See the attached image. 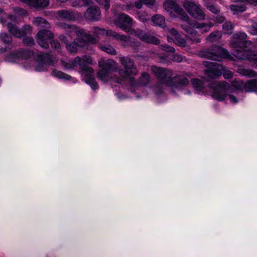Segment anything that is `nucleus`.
Listing matches in <instances>:
<instances>
[{"instance_id": "obj_1", "label": "nucleus", "mask_w": 257, "mask_h": 257, "mask_svg": "<svg viewBox=\"0 0 257 257\" xmlns=\"http://www.w3.org/2000/svg\"><path fill=\"white\" fill-rule=\"evenodd\" d=\"M58 25L67 30L68 32L75 33L77 36L73 42L67 43L65 46L70 53H76L78 47L88 49L90 45L96 44L97 41V39L91 37L89 33H86L83 29H78L74 25L62 23H58Z\"/></svg>"}, {"instance_id": "obj_2", "label": "nucleus", "mask_w": 257, "mask_h": 257, "mask_svg": "<svg viewBox=\"0 0 257 257\" xmlns=\"http://www.w3.org/2000/svg\"><path fill=\"white\" fill-rule=\"evenodd\" d=\"M198 56L217 61H220L221 58L231 59L227 50L216 45L202 49L198 52Z\"/></svg>"}, {"instance_id": "obj_3", "label": "nucleus", "mask_w": 257, "mask_h": 257, "mask_svg": "<svg viewBox=\"0 0 257 257\" xmlns=\"http://www.w3.org/2000/svg\"><path fill=\"white\" fill-rule=\"evenodd\" d=\"M248 44L250 43L246 41L232 40L230 45L233 49L234 56L238 59L249 60L254 52L250 50Z\"/></svg>"}, {"instance_id": "obj_4", "label": "nucleus", "mask_w": 257, "mask_h": 257, "mask_svg": "<svg viewBox=\"0 0 257 257\" xmlns=\"http://www.w3.org/2000/svg\"><path fill=\"white\" fill-rule=\"evenodd\" d=\"M75 67L79 66L80 69L85 73L84 80L86 83L89 84L91 87L95 90L97 88V83L94 77V69L89 67L83 59L80 57H76L74 59Z\"/></svg>"}, {"instance_id": "obj_5", "label": "nucleus", "mask_w": 257, "mask_h": 257, "mask_svg": "<svg viewBox=\"0 0 257 257\" xmlns=\"http://www.w3.org/2000/svg\"><path fill=\"white\" fill-rule=\"evenodd\" d=\"M98 66L101 69L97 73V77L102 81H106L109 78L110 73L115 69L116 64L111 59L101 58L98 62Z\"/></svg>"}, {"instance_id": "obj_6", "label": "nucleus", "mask_w": 257, "mask_h": 257, "mask_svg": "<svg viewBox=\"0 0 257 257\" xmlns=\"http://www.w3.org/2000/svg\"><path fill=\"white\" fill-rule=\"evenodd\" d=\"M120 62L123 66V69L119 70V74L121 77L126 78L136 74L137 70L134 67V62L128 57H120Z\"/></svg>"}, {"instance_id": "obj_7", "label": "nucleus", "mask_w": 257, "mask_h": 257, "mask_svg": "<svg viewBox=\"0 0 257 257\" xmlns=\"http://www.w3.org/2000/svg\"><path fill=\"white\" fill-rule=\"evenodd\" d=\"M7 27L9 32L14 36L19 38L28 37L27 35L31 34L32 32V28L29 25H25L21 30L12 23H8Z\"/></svg>"}, {"instance_id": "obj_8", "label": "nucleus", "mask_w": 257, "mask_h": 257, "mask_svg": "<svg viewBox=\"0 0 257 257\" xmlns=\"http://www.w3.org/2000/svg\"><path fill=\"white\" fill-rule=\"evenodd\" d=\"M229 87V84L225 81L215 82L209 86L213 92L212 96H224Z\"/></svg>"}, {"instance_id": "obj_9", "label": "nucleus", "mask_w": 257, "mask_h": 257, "mask_svg": "<svg viewBox=\"0 0 257 257\" xmlns=\"http://www.w3.org/2000/svg\"><path fill=\"white\" fill-rule=\"evenodd\" d=\"M53 33L48 30H40L37 34V42L42 48H49V43L53 38Z\"/></svg>"}, {"instance_id": "obj_10", "label": "nucleus", "mask_w": 257, "mask_h": 257, "mask_svg": "<svg viewBox=\"0 0 257 257\" xmlns=\"http://www.w3.org/2000/svg\"><path fill=\"white\" fill-rule=\"evenodd\" d=\"M132 22V19L130 17L125 14H121L119 15L114 24L117 27L121 28L125 32H131L133 31L131 26Z\"/></svg>"}, {"instance_id": "obj_11", "label": "nucleus", "mask_w": 257, "mask_h": 257, "mask_svg": "<svg viewBox=\"0 0 257 257\" xmlns=\"http://www.w3.org/2000/svg\"><path fill=\"white\" fill-rule=\"evenodd\" d=\"M167 85L172 88H178L179 87L185 86L189 84V80L184 75H177L174 77L170 76L168 79Z\"/></svg>"}, {"instance_id": "obj_12", "label": "nucleus", "mask_w": 257, "mask_h": 257, "mask_svg": "<svg viewBox=\"0 0 257 257\" xmlns=\"http://www.w3.org/2000/svg\"><path fill=\"white\" fill-rule=\"evenodd\" d=\"M203 64L207 67L204 73L209 78H215L220 76L221 73L216 68V63L204 61H203Z\"/></svg>"}, {"instance_id": "obj_13", "label": "nucleus", "mask_w": 257, "mask_h": 257, "mask_svg": "<svg viewBox=\"0 0 257 257\" xmlns=\"http://www.w3.org/2000/svg\"><path fill=\"white\" fill-rule=\"evenodd\" d=\"M151 70L163 83L167 85V81L168 79H169L170 76L167 74L165 69L156 66H151Z\"/></svg>"}, {"instance_id": "obj_14", "label": "nucleus", "mask_w": 257, "mask_h": 257, "mask_svg": "<svg viewBox=\"0 0 257 257\" xmlns=\"http://www.w3.org/2000/svg\"><path fill=\"white\" fill-rule=\"evenodd\" d=\"M85 17L92 21L99 20L101 18L100 9L96 6L89 7L85 12Z\"/></svg>"}, {"instance_id": "obj_15", "label": "nucleus", "mask_w": 257, "mask_h": 257, "mask_svg": "<svg viewBox=\"0 0 257 257\" xmlns=\"http://www.w3.org/2000/svg\"><path fill=\"white\" fill-rule=\"evenodd\" d=\"M31 56V52L27 50H15L12 51L7 56L8 59H28Z\"/></svg>"}, {"instance_id": "obj_16", "label": "nucleus", "mask_w": 257, "mask_h": 257, "mask_svg": "<svg viewBox=\"0 0 257 257\" xmlns=\"http://www.w3.org/2000/svg\"><path fill=\"white\" fill-rule=\"evenodd\" d=\"M57 14L59 18L67 20H74L76 18L74 13L70 10H60L58 11Z\"/></svg>"}, {"instance_id": "obj_17", "label": "nucleus", "mask_w": 257, "mask_h": 257, "mask_svg": "<svg viewBox=\"0 0 257 257\" xmlns=\"http://www.w3.org/2000/svg\"><path fill=\"white\" fill-rule=\"evenodd\" d=\"M37 61L42 64L52 65L53 60L51 56L48 53H41L37 57Z\"/></svg>"}, {"instance_id": "obj_18", "label": "nucleus", "mask_w": 257, "mask_h": 257, "mask_svg": "<svg viewBox=\"0 0 257 257\" xmlns=\"http://www.w3.org/2000/svg\"><path fill=\"white\" fill-rule=\"evenodd\" d=\"M190 15L197 20H204L205 19V14L198 6H197L196 8Z\"/></svg>"}, {"instance_id": "obj_19", "label": "nucleus", "mask_w": 257, "mask_h": 257, "mask_svg": "<svg viewBox=\"0 0 257 257\" xmlns=\"http://www.w3.org/2000/svg\"><path fill=\"white\" fill-rule=\"evenodd\" d=\"M236 72L241 75L248 77H254L256 76V74L254 71L242 67H239L237 69Z\"/></svg>"}, {"instance_id": "obj_20", "label": "nucleus", "mask_w": 257, "mask_h": 257, "mask_svg": "<svg viewBox=\"0 0 257 257\" xmlns=\"http://www.w3.org/2000/svg\"><path fill=\"white\" fill-rule=\"evenodd\" d=\"M230 10L233 13V14H237L239 13H242L246 11V7L244 3L241 4H232L229 6Z\"/></svg>"}, {"instance_id": "obj_21", "label": "nucleus", "mask_w": 257, "mask_h": 257, "mask_svg": "<svg viewBox=\"0 0 257 257\" xmlns=\"http://www.w3.org/2000/svg\"><path fill=\"white\" fill-rule=\"evenodd\" d=\"M33 24L39 28H48L50 27V24L44 18L42 17H37L34 18Z\"/></svg>"}, {"instance_id": "obj_22", "label": "nucleus", "mask_w": 257, "mask_h": 257, "mask_svg": "<svg viewBox=\"0 0 257 257\" xmlns=\"http://www.w3.org/2000/svg\"><path fill=\"white\" fill-rule=\"evenodd\" d=\"M152 22L154 25L164 28L165 26V19L164 16L155 15L152 18Z\"/></svg>"}, {"instance_id": "obj_23", "label": "nucleus", "mask_w": 257, "mask_h": 257, "mask_svg": "<svg viewBox=\"0 0 257 257\" xmlns=\"http://www.w3.org/2000/svg\"><path fill=\"white\" fill-rule=\"evenodd\" d=\"M163 7L167 12H170L172 9L175 10L177 7H180L176 2V0H165L163 3Z\"/></svg>"}, {"instance_id": "obj_24", "label": "nucleus", "mask_w": 257, "mask_h": 257, "mask_svg": "<svg viewBox=\"0 0 257 257\" xmlns=\"http://www.w3.org/2000/svg\"><path fill=\"white\" fill-rule=\"evenodd\" d=\"M245 91L257 92V79H253L245 83Z\"/></svg>"}, {"instance_id": "obj_25", "label": "nucleus", "mask_w": 257, "mask_h": 257, "mask_svg": "<svg viewBox=\"0 0 257 257\" xmlns=\"http://www.w3.org/2000/svg\"><path fill=\"white\" fill-rule=\"evenodd\" d=\"M191 83L196 91H201L205 88L204 82L199 79L194 78L191 80Z\"/></svg>"}, {"instance_id": "obj_26", "label": "nucleus", "mask_w": 257, "mask_h": 257, "mask_svg": "<svg viewBox=\"0 0 257 257\" xmlns=\"http://www.w3.org/2000/svg\"><path fill=\"white\" fill-rule=\"evenodd\" d=\"M182 5L189 14L191 13L194 9L196 8L197 6L194 2L188 0H185Z\"/></svg>"}, {"instance_id": "obj_27", "label": "nucleus", "mask_w": 257, "mask_h": 257, "mask_svg": "<svg viewBox=\"0 0 257 257\" xmlns=\"http://www.w3.org/2000/svg\"><path fill=\"white\" fill-rule=\"evenodd\" d=\"M175 12L179 16V18L181 21L184 22L190 21L189 17L181 7H177L175 10Z\"/></svg>"}, {"instance_id": "obj_28", "label": "nucleus", "mask_w": 257, "mask_h": 257, "mask_svg": "<svg viewBox=\"0 0 257 257\" xmlns=\"http://www.w3.org/2000/svg\"><path fill=\"white\" fill-rule=\"evenodd\" d=\"M145 78V72H143L142 73V77L140 78V80H136L135 77H130V84L132 86L137 87V86H144V79Z\"/></svg>"}, {"instance_id": "obj_29", "label": "nucleus", "mask_w": 257, "mask_h": 257, "mask_svg": "<svg viewBox=\"0 0 257 257\" xmlns=\"http://www.w3.org/2000/svg\"><path fill=\"white\" fill-rule=\"evenodd\" d=\"M222 37V33L219 31H215L209 34L207 37V40L210 42H214L219 40Z\"/></svg>"}, {"instance_id": "obj_30", "label": "nucleus", "mask_w": 257, "mask_h": 257, "mask_svg": "<svg viewBox=\"0 0 257 257\" xmlns=\"http://www.w3.org/2000/svg\"><path fill=\"white\" fill-rule=\"evenodd\" d=\"M234 26L230 21H225L222 25V30L224 34L230 35L233 33Z\"/></svg>"}, {"instance_id": "obj_31", "label": "nucleus", "mask_w": 257, "mask_h": 257, "mask_svg": "<svg viewBox=\"0 0 257 257\" xmlns=\"http://www.w3.org/2000/svg\"><path fill=\"white\" fill-rule=\"evenodd\" d=\"M185 22L186 23L180 25L181 28L186 33L190 34L191 35H192L193 33L195 34L196 31H194L193 29L192 28V23L190 22V20Z\"/></svg>"}, {"instance_id": "obj_32", "label": "nucleus", "mask_w": 257, "mask_h": 257, "mask_svg": "<svg viewBox=\"0 0 257 257\" xmlns=\"http://www.w3.org/2000/svg\"><path fill=\"white\" fill-rule=\"evenodd\" d=\"M106 30L104 29H101L98 27H95L93 28V31H92L93 35H91V37L96 38L97 41L96 43L97 44L99 41V35H104L105 34Z\"/></svg>"}, {"instance_id": "obj_33", "label": "nucleus", "mask_w": 257, "mask_h": 257, "mask_svg": "<svg viewBox=\"0 0 257 257\" xmlns=\"http://www.w3.org/2000/svg\"><path fill=\"white\" fill-rule=\"evenodd\" d=\"M52 74L54 76L60 79H63L66 80H70L72 79V77L70 75L61 71L54 70L52 72Z\"/></svg>"}, {"instance_id": "obj_34", "label": "nucleus", "mask_w": 257, "mask_h": 257, "mask_svg": "<svg viewBox=\"0 0 257 257\" xmlns=\"http://www.w3.org/2000/svg\"><path fill=\"white\" fill-rule=\"evenodd\" d=\"M100 8L107 12L110 7V0H95Z\"/></svg>"}, {"instance_id": "obj_35", "label": "nucleus", "mask_w": 257, "mask_h": 257, "mask_svg": "<svg viewBox=\"0 0 257 257\" xmlns=\"http://www.w3.org/2000/svg\"><path fill=\"white\" fill-rule=\"evenodd\" d=\"M101 49L108 54L115 55L117 53L114 48H113L111 45L109 44H105L103 46H101Z\"/></svg>"}, {"instance_id": "obj_36", "label": "nucleus", "mask_w": 257, "mask_h": 257, "mask_svg": "<svg viewBox=\"0 0 257 257\" xmlns=\"http://www.w3.org/2000/svg\"><path fill=\"white\" fill-rule=\"evenodd\" d=\"M231 86L237 90H242L244 88L245 90V83L241 80H235L232 82Z\"/></svg>"}, {"instance_id": "obj_37", "label": "nucleus", "mask_w": 257, "mask_h": 257, "mask_svg": "<svg viewBox=\"0 0 257 257\" xmlns=\"http://www.w3.org/2000/svg\"><path fill=\"white\" fill-rule=\"evenodd\" d=\"M60 63L61 65L65 69H74L75 67V64L74 63L73 60H61Z\"/></svg>"}, {"instance_id": "obj_38", "label": "nucleus", "mask_w": 257, "mask_h": 257, "mask_svg": "<svg viewBox=\"0 0 257 257\" xmlns=\"http://www.w3.org/2000/svg\"><path fill=\"white\" fill-rule=\"evenodd\" d=\"M175 43L180 47H184L187 45V42L186 40L180 34H179L178 35L176 36V37H175Z\"/></svg>"}, {"instance_id": "obj_39", "label": "nucleus", "mask_w": 257, "mask_h": 257, "mask_svg": "<svg viewBox=\"0 0 257 257\" xmlns=\"http://www.w3.org/2000/svg\"><path fill=\"white\" fill-rule=\"evenodd\" d=\"M217 101H226L227 103H231L232 104L236 103L238 100L236 97H214Z\"/></svg>"}, {"instance_id": "obj_40", "label": "nucleus", "mask_w": 257, "mask_h": 257, "mask_svg": "<svg viewBox=\"0 0 257 257\" xmlns=\"http://www.w3.org/2000/svg\"><path fill=\"white\" fill-rule=\"evenodd\" d=\"M1 40L6 44H10L12 41V37L11 35L7 33H2L0 34Z\"/></svg>"}, {"instance_id": "obj_41", "label": "nucleus", "mask_w": 257, "mask_h": 257, "mask_svg": "<svg viewBox=\"0 0 257 257\" xmlns=\"http://www.w3.org/2000/svg\"><path fill=\"white\" fill-rule=\"evenodd\" d=\"M146 42L154 45H158L160 43V40L154 36L146 35Z\"/></svg>"}, {"instance_id": "obj_42", "label": "nucleus", "mask_w": 257, "mask_h": 257, "mask_svg": "<svg viewBox=\"0 0 257 257\" xmlns=\"http://www.w3.org/2000/svg\"><path fill=\"white\" fill-rule=\"evenodd\" d=\"M211 20L216 24H222L225 22L226 18L223 15L218 14L213 16Z\"/></svg>"}, {"instance_id": "obj_43", "label": "nucleus", "mask_w": 257, "mask_h": 257, "mask_svg": "<svg viewBox=\"0 0 257 257\" xmlns=\"http://www.w3.org/2000/svg\"><path fill=\"white\" fill-rule=\"evenodd\" d=\"M205 6H206V8L209 11H210L211 13H212L215 15L219 14L220 12V9L214 5L208 4H206Z\"/></svg>"}, {"instance_id": "obj_44", "label": "nucleus", "mask_w": 257, "mask_h": 257, "mask_svg": "<svg viewBox=\"0 0 257 257\" xmlns=\"http://www.w3.org/2000/svg\"><path fill=\"white\" fill-rule=\"evenodd\" d=\"M247 38V35L244 32H238L234 34L233 36L234 40L244 41Z\"/></svg>"}, {"instance_id": "obj_45", "label": "nucleus", "mask_w": 257, "mask_h": 257, "mask_svg": "<svg viewBox=\"0 0 257 257\" xmlns=\"http://www.w3.org/2000/svg\"><path fill=\"white\" fill-rule=\"evenodd\" d=\"M128 33H130L131 34H134L135 36L138 37L141 40L144 41H145V34L143 33V31L137 30H135L133 29V31L131 32H127Z\"/></svg>"}, {"instance_id": "obj_46", "label": "nucleus", "mask_w": 257, "mask_h": 257, "mask_svg": "<svg viewBox=\"0 0 257 257\" xmlns=\"http://www.w3.org/2000/svg\"><path fill=\"white\" fill-rule=\"evenodd\" d=\"M23 43L25 45L32 46L35 44V41L33 38L31 37H23Z\"/></svg>"}, {"instance_id": "obj_47", "label": "nucleus", "mask_w": 257, "mask_h": 257, "mask_svg": "<svg viewBox=\"0 0 257 257\" xmlns=\"http://www.w3.org/2000/svg\"><path fill=\"white\" fill-rule=\"evenodd\" d=\"M160 49L167 52H170L172 53H174L175 52V49L169 46L167 44H164L160 46Z\"/></svg>"}, {"instance_id": "obj_48", "label": "nucleus", "mask_w": 257, "mask_h": 257, "mask_svg": "<svg viewBox=\"0 0 257 257\" xmlns=\"http://www.w3.org/2000/svg\"><path fill=\"white\" fill-rule=\"evenodd\" d=\"M249 32L252 35H257V22H252L249 28Z\"/></svg>"}, {"instance_id": "obj_49", "label": "nucleus", "mask_w": 257, "mask_h": 257, "mask_svg": "<svg viewBox=\"0 0 257 257\" xmlns=\"http://www.w3.org/2000/svg\"><path fill=\"white\" fill-rule=\"evenodd\" d=\"M50 43L51 47L56 51H60L61 50V46L60 43L57 41H50L49 42Z\"/></svg>"}, {"instance_id": "obj_50", "label": "nucleus", "mask_w": 257, "mask_h": 257, "mask_svg": "<svg viewBox=\"0 0 257 257\" xmlns=\"http://www.w3.org/2000/svg\"><path fill=\"white\" fill-rule=\"evenodd\" d=\"M235 2L236 3H246L253 5L254 6H257V0H235Z\"/></svg>"}, {"instance_id": "obj_51", "label": "nucleus", "mask_w": 257, "mask_h": 257, "mask_svg": "<svg viewBox=\"0 0 257 257\" xmlns=\"http://www.w3.org/2000/svg\"><path fill=\"white\" fill-rule=\"evenodd\" d=\"M14 11L16 14L19 15H26L27 14V12L26 10L20 7L14 8Z\"/></svg>"}, {"instance_id": "obj_52", "label": "nucleus", "mask_w": 257, "mask_h": 257, "mask_svg": "<svg viewBox=\"0 0 257 257\" xmlns=\"http://www.w3.org/2000/svg\"><path fill=\"white\" fill-rule=\"evenodd\" d=\"M183 58L181 55L174 54L172 57V61L175 62L179 63L182 62Z\"/></svg>"}, {"instance_id": "obj_53", "label": "nucleus", "mask_w": 257, "mask_h": 257, "mask_svg": "<svg viewBox=\"0 0 257 257\" xmlns=\"http://www.w3.org/2000/svg\"><path fill=\"white\" fill-rule=\"evenodd\" d=\"M223 76L225 79H229L233 77V73L229 70H223Z\"/></svg>"}, {"instance_id": "obj_54", "label": "nucleus", "mask_w": 257, "mask_h": 257, "mask_svg": "<svg viewBox=\"0 0 257 257\" xmlns=\"http://www.w3.org/2000/svg\"><path fill=\"white\" fill-rule=\"evenodd\" d=\"M105 34H106L107 36L112 37L115 38V39L118 34L117 33L111 30L108 31L106 30Z\"/></svg>"}, {"instance_id": "obj_55", "label": "nucleus", "mask_w": 257, "mask_h": 257, "mask_svg": "<svg viewBox=\"0 0 257 257\" xmlns=\"http://www.w3.org/2000/svg\"><path fill=\"white\" fill-rule=\"evenodd\" d=\"M249 61L253 63L254 67L257 68V53H254Z\"/></svg>"}, {"instance_id": "obj_56", "label": "nucleus", "mask_w": 257, "mask_h": 257, "mask_svg": "<svg viewBox=\"0 0 257 257\" xmlns=\"http://www.w3.org/2000/svg\"><path fill=\"white\" fill-rule=\"evenodd\" d=\"M129 37L126 35H121L118 33L117 37L116 38V40H119L121 41L126 42L128 40Z\"/></svg>"}, {"instance_id": "obj_57", "label": "nucleus", "mask_w": 257, "mask_h": 257, "mask_svg": "<svg viewBox=\"0 0 257 257\" xmlns=\"http://www.w3.org/2000/svg\"><path fill=\"white\" fill-rule=\"evenodd\" d=\"M156 4V0H146V6L153 8Z\"/></svg>"}, {"instance_id": "obj_58", "label": "nucleus", "mask_w": 257, "mask_h": 257, "mask_svg": "<svg viewBox=\"0 0 257 257\" xmlns=\"http://www.w3.org/2000/svg\"><path fill=\"white\" fill-rule=\"evenodd\" d=\"M145 4V0H138L135 2V6L138 9H140Z\"/></svg>"}, {"instance_id": "obj_59", "label": "nucleus", "mask_w": 257, "mask_h": 257, "mask_svg": "<svg viewBox=\"0 0 257 257\" xmlns=\"http://www.w3.org/2000/svg\"><path fill=\"white\" fill-rule=\"evenodd\" d=\"M192 23V29H193V28H196V29H200L201 28H202V26H203V24H204L203 23H199L197 22H195L194 23Z\"/></svg>"}, {"instance_id": "obj_60", "label": "nucleus", "mask_w": 257, "mask_h": 257, "mask_svg": "<svg viewBox=\"0 0 257 257\" xmlns=\"http://www.w3.org/2000/svg\"><path fill=\"white\" fill-rule=\"evenodd\" d=\"M209 27L207 26V24L204 23L202 28L200 29L201 33H206L209 31Z\"/></svg>"}, {"instance_id": "obj_61", "label": "nucleus", "mask_w": 257, "mask_h": 257, "mask_svg": "<svg viewBox=\"0 0 257 257\" xmlns=\"http://www.w3.org/2000/svg\"><path fill=\"white\" fill-rule=\"evenodd\" d=\"M83 3V5L85 7L90 6L93 5L92 0H81Z\"/></svg>"}, {"instance_id": "obj_62", "label": "nucleus", "mask_w": 257, "mask_h": 257, "mask_svg": "<svg viewBox=\"0 0 257 257\" xmlns=\"http://www.w3.org/2000/svg\"><path fill=\"white\" fill-rule=\"evenodd\" d=\"M168 32L172 35L174 37L179 35L178 32L174 28H171L168 29Z\"/></svg>"}, {"instance_id": "obj_63", "label": "nucleus", "mask_w": 257, "mask_h": 257, "mask_svg": "<svg viewBox=\"0 0 257 257\" xmlns=\"http://www.w3.org/2000/svg\"><path fill=\"white\" fill-rule=\"evenodd\" d=\"M189 40L193 42V43H199L200 42L201 40L198 37H194L193 36H191L189 37Z\"/></svg>"}, {"instance_id": "obj_64", "label": "nucleus", "mask_w": 257, "mask_h": 257, "mask_svg": "<svg viewBox=\"0 0 257 257\" xmlns=\"http://www.w3.org/2000/svg\"><path fill=\"white\" fill-rule=\"evenodd\" d=\"M81 0H70V3L71 6L73 7H76L79 6Z\"/></svg>"}]
</instances>
